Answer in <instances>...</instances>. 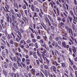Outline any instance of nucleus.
<instances>
[{"label": "nucleus", "mask_w": 77, "mask_h": 77, "mask_svg": "<svg viewBox=\"0 0 77 77\" xmlns=\"http://www.w3.org/2000/svg\"><path fill=\"white\" fill-rule=\"evenodd\" d=\"M35 76L36 77H39L40 76H41V75L40 72L39 73H37L35 74Z\"/></svg>", "instance_id": "obj_45"}, {"label": "nucleus", "mask_w": 77, "mask_h": 77, "mask_svg": "<svg viewBox=\"0 0 77 77\" xmlns=\"http://www.w3.org/2000/svg\"><path fill=\"white\" fill-rule=\"evenodd\" d=\"M50 28H51L52 30H54V26H50Z\"/></svg>", "instance_id": "obj_63"}, {"label": "nucleus", "mask_w": 77, "mask_h": 77, "mask_svg": "<svg viewBox=\"0 0 77 77\" xmlns=\"http://www.w3.org/2000/svg\"><path fill=\"white\" fill-rule=\"evenodd\" d=\"M37 56L38 57H41L42 54H41V52H39V51L38 49L37 50Z\"/></svg>", "instance_id": "obj_18"}, {"label": "nucleus", "mask_w": 77, "mask_h": 77, "mask_svg": "<svg viewBox=\"0 0 77 77\" xmlns=\"http://www.w3.org/2000/svg\"><path fill=\"white\" fill-rule=\"evenodd\" d=\"M26 70L28 72H29L30 71V69L29 67L28 66H26Z\"/></svg>", "instance_id": "obj_61"}, {"label": "nucleus", "mask_w": 77, "mask_h": 77, "mask_svg": "<svg viewBox=\"0 0 77 77\" xmlns=\"http://www.w3.org/2000/svg\"><path fill=\"white\" fill-rule=\"evenodd\" d=\"M10 44L11 45H14V41L12 39H11L10 40Z\"/></svg>", "instance_id": "obj_46"}, {"label": "nucleus", "mask_w": 77, "mask_h": 77, "mask_svg": "<svg viewBox=\"0 0 77 77\" xmlns=\"http://www.w3.org/2000/svg\"><path fill=\"white\" fill-rule=\"evenodd\" d=\"M2 56L4 58L6 57V55L5 52L4 51L2 52Z\"/></svg>", "instance_id": "obj_40"}, {"label": "nucleus", "mask_w": 77, "mask_h": 77, "mask_svg": "<svg viewBox=\"0 0 77 77\" xmlns=\"http://www.w3.org/2000/svg\"><path fill=\"white\" fill-rule=\"evenodd\" d=\"M29 46H31L32 47L34 46V44L33 43H29Z\"/></svg>", "instance_id": "obj_60"}, {"label": "nucleus", "mask_w": 77, "mask_h": 77, "mask_svg": "<svg viewBox=\"0 0 77 77\" xmlns=\"http://www.w3.org/2000/svg\"><path fill=\"white\" fill-rule=\"evenodd\" d=\"M10 54H11V55H10L9 56V57L11 61H14V59L12 57V56H14V54L12 53V52H11L10 53Z\"/></svg>", "instance_id": "obj_22"}, {"label": "nucleus", "mask_w": 77, "mask_h": 77, "mask_svg": "<svg viewBox=\"0 0 77 77\" xmlns=\"http://www.w3.org/2000/svg\"><path fill=\"white\" fill-rule=\"evenodd\" d=\"M16 57L17 59V60L19 62H21V60L20 57H19L18 56H16Z\"/></svg>", "instance_id": "obj_52"}, {"label": "nucleus", "mask_w": 77, "mask_h": 77, "mask_svg": "<svg viewBox=\"0 0 77 77\" xmlns=\"http://www.w3.org/2000/svg\"><path fill=\"white\" fill-rule=\"evenodd\" d=\"M15 6L16 7V8L17 9H18L19 8V7L18 6V5L17 4V3L16 2L15 3H14Z\"/></svg>", "instance_id": "obj_42"}, {"label": "nucleus", "mask_w": 77, "mask_h": 77, "mask_svg": "<svg viewBox=\"0 0 77 77\" xmlns=\"http://www.w3.org/2000/svg\"><path fill=\"white\" fill-rule=\"evenodd\" d=\"M71 38L72 39V41H75V42L77 44V42L76 40L75 39V38L74 37L71 36Z\"/></svg>", "instance_id": "obj_33"}, {"label": "nucleus", "mask_w": 77, "mask_h": 77, "mask_svg": "<svg viewBox=\"0 0 77 77\" xmlns=\"http://www.w3.org/2000/svg\"><path fill=\"white\" fill-rule=\"evenodd\" d=\"M14 44L15 46V47H17V46L19 45V44L16 42H14Z\"/></svg>", "instance_id": "obj_54"}, {"label": "nucleus", "mask_w": 77, "mask_h": 77, "mask_svg": "<svg viewBox=\"0 0 77 77\" xmlns=\"http://www.w3.org/2000/svg\"><path fill=\"white\" fill-rule=\"evenodd\" d=\"M73 65V68L75 70H77V66L75 65Z\"/></svg>", "instance_id": "obj_41"}, {"label": "nucleus", "mask_w": 77, "mask_h": 77, "mask_svg": "<svg viewBox=\"0 0 77 77\" xmlns=\"http://www.w3.org/2000/svg\"><path fill=\"white\" fill-rule=\"evenodd\" d=\"M0 10L1 11H4L7 12V10H6V9L3 6V7H1L0 8Z\"/></svg>", "instance_id": "obj_23"}, {"label": "nucleus", "mask_w": 77, "mask_h": 77, "mask_svg": "<svg viewBox=\"0 0 77 77\" xmlns=\"http://www.w3.org/2000/svg\"><path fill=\"white\" fill-rule=\"evenodd\" d=\"M5 53L6 54H7V55H8L9 54V51L7 49V48H5Z\"/></svg>", "instance_id": "obj_44"}, {"label": "nucleus", "mask_w": 77, "mask_h": 77, "mask_svg": "<svg viewBox=\"0 0 77 77\" xmlns=\"http://www.w3.org/2000/svg\"><path fill=\"white\" fill-rule=\"evenodd\" d=\"M61 66L63 67H65L66 66V63H61Z\"/></svg>", "instance_id": "obj_39"}, {"label": "nucleus", "mask_w": 77, "mask_h": 77, "mask_svg": "<svg viewBox=\"0 0 77 77\" xmlns=\"http://www.w3.org/2000/svg\"><path fill=\"white\" fill-rule=\"evenodd\" d=\"M69 41L70 42H69V43L70 45H74V42H73V40L71 39H69Z\"/></svg>", "instance_id": "obj_15"}, {"label": "nucleus", "mask_w": 77, "mask_h": 77, "mask_svg": "<svg viewBox=\"0 0 77 77\" xmlns=\"http://www.w3.org/2000/svg\"><path fill=\"white\" fill-rule=\"evenodd\" d=\"M40 52L43 54L44 55H45V53H46V50H45V49H44V48L43 47H42L40 48Z\"/></svg>", "instance_id": "obj_9"}, {"label": "nucleus", "mask_w": 77, "mask_h": 77, "mask_svg": "<svg viewBox=\"0 0 77 77\" xmlns=\"http://www.w3.org/2000/svg\"><path fill=\"white\" fill-rule=\"evenodd\" d=\"M43 65L44 66V68L45 69H49V67L48 65H45L44 64V63L43 64Z\"/></svg>", "instance_id": "obj_36"}, {"label": "nucleus", "mask_w": 77, "mask_h": 77, "mask_svg": "<svg viewBox=\"0 0 77 77\" xmlns=\"http://www.w3.org/2000/svg\"><path fill=\"white\" fill-rule=\"evenodd\" d=\"M70 13L71 15H72V16H74V14L73 13V12L72 11H70Z\"/></svg>", "instance_id": "obj_51"}, {"label": "nucleus", "mask_w": 77, "mask_h": 77, "mask_svg": "<svg viewBox=\"0 0 77 77\" xmlns=\"http://www.w3.org/2000/svg\"><path fill=\"white\" fill-rule=\"evenodd\" d=\"M35 8L34 5H32L31 7V9L33 11H35Z\"/></svg>", "instance_id": "obj_34"}, {"label": "nucleus", "mask_w": 77, "mask_h": 77, "mask_svg": "<svg viewBox=\"0 0 77 77\" xmlns=\"http://www.w3.org/2000/svg\"><path fill=\"white\" fill-rule=\"evenodd\" d=\"M10 11V12H10V13H11V14H12V15H14V11L13 9H10V11Z\"/></svg>", "instance_id": "obj_35"}, {"label": "nucleus", "mask_w": 77, "mask_h": 77, "mask_svg": "<svg viewBox=\"0 0 77 77\" xmlns=\"http://www.w3.org/2000/svg\"><path fill=\"white\" fill-rule=\"evenodd\" d=\"M57 68L56 67L53 65L51 66V67L50 68V69L51 70H52L53 69V71L55 72V74H57Z\"/></svg>", "instance_id": "obj_4"}, {"label": "nucleus", "mask_w": 77, "mask_h": 77, "mask_svg": "<svg viewBox=\"0 0 77 77\" xmlns=\"http://www.w3.org/2000/svg\"><path fill=\"white\" fill-rule=\"evenodd\" d=\"M69 6L67 4H65V5L64 4H63V8L65 13L66 14H68V12L66 10L68 11L69 9Z\"/></svg>", "instance_id": "obj_1"}, {"label": "nucleus", "mask_w": 77, "mask_h": 77, "mask_svg": "<svg viewBox=\"0 0 77 77\" xmlns=\"http://www.w3.org/2000/svg\"><path fill=\"white\" fill-rule=\"evenodd\" d=\"M58 54V55H60V57H61L62 56V54H60V55H59V52L58 51V50H56L55 51V52H54V54H55V55L56 56H57V54Z\"/></svg>", "instance_id": "obj_13"}, {"label": "nucleus", "mask_w": 77, "mask_h": 77, "mask_svg": "<svg viewBox=\"0 0 77 77\" xmlns=\"http://www.w3.org/2000/svg\"><path fill=\"white\" fill-rule=\"evenodd\" d=\"M40 73L42 77H45L44 75L41 72H40Z\"/></svg>", "instance_id": "obj_64"}, {"label": "nucleus", "mask_w": 77, "mask_h": 77, "mask_svg": "<svg viewBox=\"0 0 77 77\" xmlns=\"http://www.w3.org/2000/svg\"><path fill=\"white\" fill-rule=\"evenodd\" d=\"M30 72L32 74L35 75V74L36 70L34 68H32L30 69Z\"/></svg>", "instance_id": "obj_11"}, {"label": "nucleus", "mask_w": 77, "mask_h": 77, "mask_svg": "<svg viewBox=\"0 0 77 77\" xmlns=\"http://www.w3.org/2000/svg\"><path fill=\"white\" fill-rule=\"evenodd\" d=\"M49 39L50 41H52V39H53V37L51 35L50 36Z\"/></svg>", "instance_id": "obj_58"}, {"label": "nucleus", "mask_w": 77, "mask_h": 77, "mask_svg": "<svg viewBox=\"0 0 77 77\" xmlns=\"http://www.w3.org/2000/svg\"><path fill=\"white\" fill-rule=\"evenodd\" d=\"M69 67L70 70L71 71H72V72H73L74 71V70L73 69L72 67V66H69Z\"/></svg>", "instance_id": "obj_56"}, {"label": "nucleus", "mask_w": 77, "mask_h": 77, "mask_svg": "<svg viewBox=\"0 0 77 77\" xmlns=\"http://www.w3.org/2000/svg\"><path fill=\"white\" fill-rule=\"evenodd\" d=\"M72 48L69 47V51L70 52V54H72V51L73 52V53L75 54L76 52V48L74 46H72Z\"/></svg>", "instance_id": "obj_2"}, {"label": "nucleus", "mask_w": 77, "mask_h": 77, "mask_svg": "<svg viewBox=\"0 0 77 77\" xmlns=\"http://www.w3.org/2000/svg\"><path fill=\"white\" fill-rule=\"evenodd\" d=\"M38 60H39L41 63L42 64H44V63H43V60L41 57H40V58H38Z\"/></svg>", "instance_id": "obj_17"}, {"label": "nucleus", "mask_w": 77, "mask_h": 77, "mask_svg": "<svg viewBox=\"0 0 77 77\" xmlns=\"http://www.w3.org/2000/svg\"><path fill=\"white\" fill-rule=\"evenodd\" d=\"M17 37L19 38V41H20L21 39V38H22V36H19L18 35H17Z\"/></svg>", "instance_id": "obj_59"}, {"label": "nucleus", "mask_w": 77, "mask_h": 77, "mask_svg": "<svg viewBox=\"0 0 77 77\" xmlns=\"http://www.w3.org/2000/svg\"><path fill=\"white\" fill-rule=\"evenodd\" d=\"M23 8L24 9H26V6L25 4H24L23 6Z\"/></svg>", "instance_id": "obj_62"}, {"label": "nucleus", "mask_w": 77, "mask_h": 77, "mask_svg": "<svg viewBox=\"0 0 77 77\" xmlns=\"http://www.w3.org/2000/svg\"><path fill=\"white\" fill-rule=\"evenodd\" d=\"M69 60L70 61V63H71L70 65H74V62L73 60H71L70 58H69Z\"/></svg>", "instance_id": "obj_21"}, {"label": "nucleus", "mask_w": 77, "mask_h": 77, "mask_svg": "<svg viewBox=\"0 0 77 77\" xmlns=\"http://www.w3.org/2000/svg\"><path fill=\"white\" fill-rule=\"evenodd\" d=\"M9 67L10 69H11L13 67V65L12 63H10L9 64Z\"/></svg>", "instance_id": "obj_43"}, {"label": "nucleus", "mask_w": 77, "mask_h": 77, "mask_svg": "<svg viewBox=\"0 0 77 77\" xmlns=\"http://www.w3.org/2000/svg\"><path fill=\"white\" fill-rule=\"evenodd\" d=\"M50 4L51 5V7L54 9H56L57 8V5L53 1H51L50 3Z\"/></svg>", "instance_id": "obj_3"}, {"label": "nucleus", "mask_w": 77, "mask_h": 77, "mask_svg": "<svg viewBox=\"0 0 77 77\" xmlns=\"http://www.w3.org/2000/svg\"><path fill=\"white\" fill-rule=\"evenodd\" d=\"M32 42L34 43H36L37 42V40L35 38H34L32 39Z\"/></svg>", "instance_id": "obj_47"}, {"label": "nucleus", "mask_w": 77, "mask_h": 77, "mask_svg": "<svg viewBox=\"0 0 77 77\" xmlns=\"http://www.w3.org/2000/svg\"><path fill=\"white\" fill-rule=\"evenodd\" d=\"M21 33H24L25 32L24 31V30L22 29H19Z\"/></svg>", "instance_id": "obj_48"}, {"label": "nucleus", "mask_w": 77, "mask_h": 77, "mask_svg": "<svg viewBox=\"0 0 77 77\" xmlns=\"http://www.w3.org/2000/svg\"><path fill=\"white\" fill-rule=\"evenodd\" d=\"M2 74H4L5 77L7 76V72L5 70H2Z\"/></svg>", "instance_id": "obj_25"}, {"label": "nucleus", "mask_w": 77, "mask_h": 77, "mask_svg": "<svg viewBox=\"0 0 77 77\" xmlns=\"http://www.w3.org/2000/svg\"><path fill=\"white\" fill-rule=\"evenodd\" d=\"M11 19H12L13 21L14 22L16 18L14 14H11Z\"/></svg>", "instance_id": "obj_29"}, {"label": "nucleus", "mask_w": 77, "mask_h": 77, "mask_svg": "<svg viewBox=\"0 0 77 77\" xmlns=\"http://www.w3.org/2000/svg\"><path fill=\"white\" fill-rule=\"evenodd\" d=\"M5 8L6 9V10L7 11L6 12L8 13V12H10V11H9L8 10V9H10V6L8 5V3L6 2L5 3Z\"/></svg>", "instance_id": "obj_8"}, {"label": "nucleus", "mask_w": 77, "mask_h": 77, "mask_svg": "<svg viewBox=\"0 0 77 77\" xmlns=\"http://www.w3.org/2000/svg\"><path fill=\"white\" fill-rule=\"evenodd\" d=\"M69 33L70 34H71L72 36H73V31L71 28H69V30H68Z\"/></svg>", "instance_id": "obj_20"}, {"label": "nucleus", "mask_w": 77, "mask_h": 77, "mask_svg": "<svg viewBox=\"0 0 77 77\" xmlns=\"http://www.w3.org/2000/svg\"><path fill=\"white\" fill-rule=\"evenodd\" d=\"M29 29L33 33H35L36 36H37V30H35V31H34L33 29L30 26H29Z\"/></svg>", "instance_id": "obj_14"}, {"label": "nucleus", "mask_w": 77, "mask_h": 77, "mask_svg": "<svg viewBox=\"0 0 77 77\" xmlns=\"http://www.w3.org/2000/svg\"><path fill=\"white\" fill-rule=\"evenodd\" d=\"M34 46L37 49H38V43H35Z\"/></svg>", "instance_id": "obj_38"}, {"label": "nucleus", "mask_w": 77, "mask_h": 77, "mask_svg": "<svg viewBox=\"0 0 77 77\" xmlns=\"http://www.w3.org/2000/svg\"><path fill=\"white\" fill-rule=\"evenodd\" d=\"M8 74L10 77H14V73L13 72H9V73H8Z\"/></svg>", "instance_id": "obj_31"}, {"label": "nucleus", "mask_w": 77, "mask_h": 77, "mask_svg": "<svg viewBox=\"0 0 77 77\" xmlns=\"http://www.w3.org/2000/svg\"><path fill=\"white\" fill-rule=\"evenodd\" d=\"M68 18L69 19V20H70V22H71L72 21V20L73 19V18L72 17H69Z\"/></svg>", "instance_id": "obj_55"}, {"label": "nucleus", "mask_w": 77, "mask_h": 77, "mask_svg": "<svg viewBox=\"0 0 77 77\" xmlns=\"http://www.w3.org/2000/svg\"><path fill=\"white\" fill-rule=\"evenodd\" d=\"M20 22L21 23L20 25L21 26V27H23V24L24 23V21L22 20L20 21Z\"/></svg>", "instance_id": "obj_32"}, {"label": "nucleus", "mask_w": 77, "mask_h": 77, "mask_svg": "<svg viewBox=\"0 0 77 77\" xmlns=\"http://www.w3.org/2000/svg\"><path fill=\"white\" fill-rule=\"evenodd\" d=\"M13 65H14V67L15 68V69H17V65L15 63H13Z\"/></svg>", "instance_id": "obj_49"}, {"label": "nucleus", "mask_w": 77, "mask_h": 77, "mask_svg": "<svg viewBox=\"0 0 77 77\" xmlns=\"http://www.w3.org/2000/svg\"><path fill=\"white\" fill-rule=\"evenodd\" d=\"M5 17L7 19L8 22H9L11 17L9 16L8 13L6 14Z\"/></svg>", "instance_id": "obj_12"}, {"label": "nucleus", "mask_w": 77, "mask_h": 77, "mask_svg": "<svg viewBox=\"0 0 77 77\" xmlns=\"http://www.w3.org/2000/svg\"><path fill=\"white\" fill-rule=\"evenodd\" d=\"M62 57L63 58V60H65V58L66 57V56L65 54H62Z\"/></svg>", "instance_id": "obj_53"}, {"label": "nucleus", "mask_w": 77, "mask_h": 77, "mask_svg": "<svg viewBox=\"0 0 77 77\" xmlns=\"http://www.w3.org/2000/svg\"><path fill=\"white\" fill-rule=\"evenodd\" d=\"M37 35H40L41 32L40 30H37L36 31Z\"/></svg>", "instance_id": "obj_30"}, {"label": "nucleus", "mask_w": 77, "mask_h": 77, "mask_svg": "<svg viewBox=\"0 0 77 77\" xmlns=\"http://www.w3.org/2000/svg\"><path fill=\"white\" fill-rule=\"evenodd\" d=\"M45 20L46 21V22L48 23L49 26H51V24L50 23V21L49 20L48 17H46L45 18Z\"/></svg>", "instance_id": "obj_10"}, {"label": "nucleus", "mask_w": 77, "mask_h": 77, "mask_svg": "<svg viewBox=\"0 0 77 77\" xmlns=\"http://www.w3.org/2000/svg\"><path fill=\"white\" fill-rule=\"evenodd\" d=\"M67 33H66L64 32V33H63V34H62V35L63 36H64L66 38L67 37Z\"/></svg>", "instance_id": "obj_50"}, {"label": "nucleus", "mask_w": 77, "mask_h": 77, "mask_svg": "<svg viewBox=\"0 0 77 77\" xmlns=\"http://www.w3.org/2000/svg\"><path fill=\"white\" fill-rule=\"evenodd\" d=\"M39 42L41 44H44V40L43 39H40V40L39 41Z\"/></svg>", "instance_id": "obj_37"}, {"label": "nucleus", "mask_w": 77, "mask_h": 77, "mask_svg": "<svg viewBox=\"0 0 77 77\" xmlns=\"http://www.w3.org/2000/svg\"><path fill=\"white\" fill-rule=\"evenodd\" d=\"M56 3L57 5H60V7H62V4H60V3L59 2L58 0H57L56 2Z\"/></svg>", "instance_id": "obj_27"}, {"label": "nucleus", "mask_w": 77, "mask_h": 77, "mask_svg": "<svg viewBox=\"0 0 77 77\" xmlns=\"http://www.w3.org/2000/svg\"><path fill=\"white\" fill-rule=\"evenodd\" d=\"M8 66V64L7 62H2V67H4L5 69H7Z\"/></svg>", "instance_id": "obj_7"}, {"label": "nucleus", "mask_w": 77, "mask_h": 77, "mask_svg": "<svg viewBox=\"0 0 77 77\" xmlns=\"http://www.w3.org/2000/svg\"><path fill=\"white\" fill-rule=\"evenodd\" d=\"M60 27L61 28H62L61 27L63 28L64 26H65L64 23L62 22H60Z\"/></svg>", "instance_id": "obj_24"}, {"label": "nucleus", "mask_w": 77, "mask_h": 77, "mask_svg": "<svg viewBox=\"0 0 77 77\" xmlns=\"http://www.w3.org/2000/svg\"><path fill=\"white\" fill-rule=\"evenodd\" d=\"M36 52L35 51H33L32 55L34 58L36 59H38V56L36 55Z\"/></svg>", "instance_id": "obj_19"}, {"label": "nucleus", "mask_w": 77, "mask_h": 77, "mask_svg": "<svg viewBox=\"0 0 77 77\" xmlns=\"http://www.w3.org/2000/svg\"><path fill=\"white\" fill-rule=\"evenodd\" d=\"M59 10V9L58 8H56V10L57 11V13L58 15H60V14H59L60 11Z\"/></svg>", "instance_id": "obj_57"}, {"label": "nucleus", "mask_w": 77, "mask_h": 77, "mask_svg": "<svg viewBox=\"0 0 77 77\" xmlns=\"http://www.w3.org/2000/svg\"><path fill=\"white\" fill-rule=\"evenodd\" d=\"M62 46L64 48H66V49L68 48L69 47V45H66L65 41L63 42L62 43Z\"/></svg>", "instance_id": "obj_5"}, {"label": "nucleus", "mask_w": 77, "mask_h": 77, "mask_svg": "<svg viewBox=\"0 0 77 77\" xmlns=\"http://www.w3.org/2000/svg\"><path fill=\"white\" fill-rule=\"evenodd\" d=\"M22 18V20H23L24 23L25 24L28 23V20H29V18L28 17H23Z\"/></svg>", "instance_id": "obj_6"}, {"label": "nucleus", "mask_w": 77, "mask_h": 77, "mask_svg": "<svg viewBox=\"0 0 77 77\" xmlns=\"http://www.w3.org/2000/svg\"><path fill=\"white\" fill-rule=\"evenodd\" d=\"M44 74L45 76L46 77H48V71L47 70L45 69V71L44 72Z\"/></svg>", "instance_id": "obj_26"}, {"label": "nucleus", "mask_w": 77, "mask_h": 77, "mask_svg": "<svg viewBox=\"0 0 77 77\" xmlns=\"http://www.w3.org/2000/svg\"><path fill=\"white\" fill-rule=\"evenodd\" d=\"M20 63L22 65V66H23V68H26V64L23 63L22 61Z\"/></svg>", "instance_id": "obj_28"}, {"label": "nucleus", "mask_w": 77, "mask_h": 77, "mask_svg": "<svg viewBox=\"0 0 77 77\" xmlns=\"http://www.w3.org/2000/svg\"><path fill=\"white\" fill-rule=\"evenodd\" d=\"M7 39L8 41H10V39L12 38V36L11 34H8L7 37Z\"/></svg>", "instance_id": "obj_16"}]
</instances>
